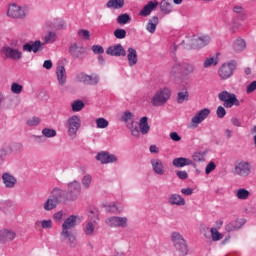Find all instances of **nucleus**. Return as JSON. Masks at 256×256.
I'll return each mask as SVG.
<instances>
[{
    "mask_svg": "<svg viewBox=\"0 0 256 256\" xmlns=\"http://www.w3.org/2000/svg\"><path fill=\"white\" fill-rule=\"evenodd\" d=\"M43 43L40 42V40H36L31 43H25L22 46L23 51L26 53H38L43 49V45H53L55 41H57V33L53 31H49L44 37H43Z\"/></svg>",
    "mask_w": 256,
    "mask_h": 256,
    "instance_id": "obj_1",
    "label": "nucleus"
},
{
    "mask_svg": "<svg viewBox=\"0 0 256 256\" xmlns=\"http://www.w3.org/2000/svg\"><path fill=\"white\" fill-rule=\"evenodd\" d=\"M97 221H99V213L97 210H91L88 215V220H86L82 226L83 232L87 237H93L95 231H97Z\"/></svg>",
    "mask_w": 256,
    "mask_h": 256,
    "instance_id": "obj_2",
    "label": "nucleus"
},
{
    "mask_svg": "<svg viewBox=\"0 0 256 256\" xmlns=\"http://www.w3.org/2000/svg\"><path fill=\"white\" fill-rule=\"evenodd\" d=\"M65 127L67 129L68 136L71 137V139H75V137H77V133H79V129H81V116H70L66 120Z\"/></svg>",
    "mask_w": 256,
    "mask_h": 256,
    "instance_id": "obj_3",
    "label": "nucleus"
},
{
    "mask_svg": "<svg viewBox=\"0 0 256 256\" xmlns=\"http://www.w3.org/2000/svg\"><path fill=\"white\" fill-rule=\"evenodd\" d=\"M171 241L175 247V249L180 253V256H185L189 253V248L187 247V242L181 233L172 232L171 233Z\"/></svg>",
    "mask_w": 256,
    "mask_h": 256,
    "instance_id": "obj_4",
    "label": "nucleus"
},
{
    "mask_svg": "<svg viewBox=\"0 0 256 256\" xmlns=\"http://www.w3.org/2000/svg\"><path fill=\"white\" fill-rule=\"evenodd\" d=\"M171 98V89L165 87L158 90L152 98V105L154 107H161L165 105L167 101Z\"/></svg>",
    "mask_w": 256,
    "mask_h": 256,
    "instance_id": "obj_5",
    "label": "nucleus"
},
{
    "mask_svg": "<svg viewBox=\"0 0 256 256\" xmlns=\"http://www.w3.org/2000/svg\"><path fill=\"white\" fill-rule=\"evenodd\" d=\"M218 99L223 102L224 107L226 109H231L234 105L239 107L241 102L237 99V96L233 93H229L227 91H222L218 94Z\"/></svg>",
    "mask_w": 256,
    "mask_h": 256,
    "instance_id": "obj_6",
    "label": "nucleus"
},
{
    "mask_svg": "<svg viewBox=\"0 0 256 256\" xmlns=\"http://www.w3.org/2000/svg\"><path fill=\"white\" fill-rule=\"evenodd\" d=\"M106 224L114 229H126L129 219L125 216H111L106 219Z\"/></svg>",
    "mask_w": 256,
    "mask_h": 256,
    "instance_id": "obj_7",
    "label": "nucleus"
},
{
    "mask_svg": "<svg viewBox=\"0 0 256 256\" xmlns=\"http://www.w3.org/2000/svg\"><path fill=\"white\" fill-rule=\"evenodd\" d=\"M233 173L238 177H249L251 175V163L242 160L234 166Z\"/></svg>",
    "mask_w": 256,
    "mask_h": 256,
    "instance_id": "obj_8",
    "label": "nucleus"
},
{
    "mask_svg": "<svg viewBox=\"0 0 256 256\" xmlns=\"http://www.w3.org/2000/svg\"><path fill=\"white\" fill-rule=\"evenodd\" d=\"M235 69H237V63L235 61L222 64L218 70L220 79H229L233 76Z\"/></svg>",
    "mask_w": 256,
    "mask_h": 256,
    "instance_id": "obj_9",
    "label": "nucleus"
},
{
    "mask_svg": "<svg viewBox=\"0 0 256 256\" xmlns=\"http://www.w3.org/2000/svg\"><path fill=\"white\" fill-rule=\"evenodd\" d=\"M1 53L6 57V59H10L11 61H21V59H23V52L19 50V48L4 46L1 49Z\"/></svg>",
    "mask_w": 256,
    "mask_h": 256,
    "instance_id": "obj_10",
    "label": "nucleus"
},
{
    "mask_svg": "<svg viewBox=\"0 0 256 256\" xmlns=\"http://www.w3.org/2000/svg\"><path fill=\"white\" fill-rule=\"evenodd\" d=\"M211 43V37L209 35H194L190 39V47L192 49H202Z\"/></svg>",
    "mask_w": 256,
    "mask_h": 256,
    "instance_id": "obj_11",
    "label": "nucleus"
},
{
    "mask_svg": "<svg viewBox=\"0 0 256 256\" xmlns=\"http://www.w3.org/2000/svg\"><path fill=\"white\" fill-rule=\"evenodd\" d=\"M96 161H99L102 165H109L111 163H117L118 158L115 154H111L107 151L99 152L96 157Z\"/></svg>",
    "mask_w": 256,
    "mask_h": 256,
    "instance_id": "obj_12",
    "label": "nucleus"
},
{
    "mask_svg": "<svg viewBox=\"0 0 256 256\" xmlns=\"http://www.w3.org/2000/svg\"><path fill=\"white\" fill-rule=\"evenodd\" d=\"M209 115H211V110L209 108H204L198 111L191 119L192 127H199V125H201Z\"/></svg>",
    "mask_w": 256,
    "mask_h": 256,
    "instance_id": "obj_13",
    "label": "nucleus"
},
{
    "mask_svg": "<svg viewBox=\"0 0 256 256\" xmlns=\"http://www.w3.org/2000/svg\"><path fill=\"white\" fill-rule=\"evenodd\" d=\"M68 195L71 201H77L79 199L81 195V183L79 181L74 180L68 183Z\"/></svg>",
    "mask_w": 256,
    "mask_h": 256,
    "instance_id": "obj_14",
    "label": "nucleus"
},
{
    "mask_svg": "<svg viewBox=\"0 0 256 256\" xmlns=\"http://www.w3.org/2000/svg\"><path fill=\"white\" fill-rule=\"evenodd\" d=\"M7 15L11 17V19H25V9L17 4H10Z\"/></svg>",
    "mask_w": 256,
    "mask_h": 256,
    "instance_id": "obj_15",
    "label": "nucleus"
},
{
    "mask_svg": "<svg viewBox=\"0 0 256 256\" xmlns=\"http://www.w3.org/2000/svg\"><path fill=\"white\" fill-rule=\"evenodd\" d=\"M150 164L154 175H158L160 177H163V175H165V163H163V160H161V158H152L150 160Z\"/></svg>",
    "mask_w": 256,
    "mask_h": 256,
    "instance_id": "obj_16",
    "label": "nucleus"
},
{
    "mask_svg": "<svg viewBox=\"0 0 256 256\" xmlns=\"http://www.w3.org/2000/svg\"><path fill=\"white\" fill-rule=\"evenodd\" d=\"M77 219H79V217L75 215H71L66 218L62 224L61 233H71V229H75V227H77Z\"/></svg>",
    "mask_w": 256,
    "mask_h": 256,
    "instance_id": "obj_17",
    "label": "nucleus"
},
{
    "mask_svg": "<svg viewBox=\"0 0 256 256\" xmlns=\"http://www.w3.org/2000/svg\"><path fill=\"white\" fill-rule=\"evenodd\" d=\"M106 54L111 55L112 57H125V55H127V51H125L123 45L116 44L114 46L108 47Z\"/></svg>",
    "mask_w": 256,
    "mask_h": 256,
    "instance_id": "obj_18",
    "label": "nucleus"
},
{
    "mask_svg": "<svg viewBox=\"0 0 256 256\" xmlns=\"http://www.w3.org/2000/svg\"><path fill=\"white\" fill-rule=\"evenodd\" d=\"M157 5H159V2L157 0L150 1L143 7V9L139 12L140 17H149L155 9H157Z\"/></svg>",
    "mask_w": 256,
    "mask_h": 256,
    "instance_id": "obj_19",
    "label": "nucleus"
},
{
    "mask_svg": "<svg viewBox=\"0 0 256 256\" xmlns=\"http://www.w3.org/2000/svg\"><path fill=\"white\" fill-rule=\"evenodd\" d=\"M56 77L58 85H60V87H64L67 83V70H65L63 66H57Z\"/></svg>",
    "mask_w": 256,
    "mask_h": 256,
    "instance_id": "obj_20",
    "label": "nucleus"
},
{
    "mask_svg": "<svg viewBox=\"0 0 256 256\" xmlns=\"http://www.w3.org/2000/svg\"><path fill=\"white\" fill-rule=\"evenodd\" d=\"M50 197L59 205V203L65 201V191L56 187L50 192Z\"/></svg>",
    "mask_w": 256,
    "mask_h": 256,
    "instance_id": "obj_21",
    "label": "nucleus"
},
{
    "mask_svg": "<svg viewBox=\"0 0 256 256\" xmlns=\"http://www.w3.org/2000/svg\"><path fill=\"white\" fill-rule=\"evenodd\" d=\"M2 181L7 189H13L17 185V178L7 172L2 175Z\"/></svg>",
    "mask_w": 256,
    "mask_h": 256,
    "instance_id": "obj_22",
    "label": "nucleus"
},
{
    "mask_svg": "<svg viewBox=\"0 0 256 256\" xmlns=\"http://www.w3.org/2000/svg\"><path fill=\"white\" fill-rule=\"evenodd\" d=\"M168 203L170 205H176L177 207H183L185 205V198L179 194H170L168 197Z\"/></svg>",
    "mask_w": 256,
    "mask_h": 256,
    "instance_id": "obj_23",
    "label": "nucleus"
},
{
    "mask_svg": "<svg viewBox=\"0 0 256 256\" xmlns=\"http://www.w3.org/2000/svg\"><path fill=\"white\" fill-rule=\"evenodd\" d=\"M80 81H82V83H85L86 85H97V83H99V76H97L96 74H81Z\"/></svg>",
    "mask_w": 256,
    "mask_h": 256,
    "instance_id": "obj_24",
    "label": "nucleus"
},
{
    "mask_svg": "<svg viewBox=\"0 0 256 256\" xmlns=\"http://www.w3.org/2000/svg\"><path fill=\"white\" fill-rule=\"evenodd\" d=\"M172 165L174 167H177V169H181L183 167H187L189 165H193V160H191L189 158L179 157V158H175L172 161Z\"/></svg>",
    "mask_w": 256,
    "mask_h": 256,
    "instance_id": "obj_25",
    "label": "nucleus"
},
{
    "mask_svg": "<svg viewBox=\"0 0 256 256\" xmlns=\"http://www.w3.org/2000/svg\"><path fill=\"white\" fill-rule=\"evenodd\" d=\"M15 237H17V235L15 234V232L11 230H8V229L0 230V241H2L3 243L13 241Z\"/></svg>",
    "mask_w": 256,
    "mask_h": 256,
    "instance_id": "obj_26",
    "label": "nucleus"
},
{
    "mask_svg": "<svg viewBox=\"0 0 256 256\" xmlns=\"http://www.w3.org/2000/svg\"><path fill=\"white\" fill-rule=\"evenodd\" d=\"M61 237H63L64 239H66L69 247H71L72 249H75V247H77L78 243H77V237L73 234V232H64L61 233Z\"/></svg>",
    "mask_w": 256,
    "mask_h": 256,
    "instance_id": "obj_27",
    "label": "nucleus"
},
{
    "mask_svg": "<svg viewBox=\"0 0 256 256\" xmlns=\"http://www.w3.org/2000/svg\"><path fill=\"white\" fill-rule=\"evenodd\" d=\"M138 125L140 129V133L142 135H147V133L151 131V126H149V118L147 116H143L142 118H140Z\"/></svg>",
    "mask_w": 256,
    "mask_h": 256,
    "instance_id": "obj_28",
    "label": "nucleus"
},
{
    "mask_svg": "<svg viewBox=\"0 0 256 256\" xmlns=\"http://www.w3.org/2000/svg\"><path fill=\"white\" fill-rule=\"evenodd\" d=\"M245 223V219H237L236 221L227 224L225 229L228 233H231V231H237V229H241Z\"/></svg>",
    "mask_w": 256,
    "mask_h": 256,
    "instance_id": "obj_29",
    "label": "nucleus"
},
{
    "mask_svg": "<svg viewBox=\"0 0 256 256\" xmlns=\"http://www.w3.org/2000/svg\"><path fill=\"white\" fill-rule=\"evenodd\" d=\"M127 59L129 67H135V64L139 61L137 57V50H135V48H128Z\"/></svg>",
    "mask_w": 256,
    "mask_h": 256,
    "instance_id": "obj_30",
    "label": "nucleus"
},
{
    "mask_svg": "<svg viewBox=\"0 0 256 256\" xmlns=\"http://www.w3.org/2000/svg\"><path fill=\"white\" fill-rule=\"evenodd\" d=\"M69 53L72 57H81V55L85 53V48L77 43H72L69 47Z\"/></svg>",
    "mask_w": 256,
    "mask_h": 256,
    "instance_id": "obj_31",
    "label": "nucleus"
},
{
    "mask_svg": "<svg viewBox=\"0 0 256 256\" xmlns=\"http://www.w3.org/2000/svg\"><path fill=\"white\" fill-rule=\"evenodd\" d=\"M159 25V17L153 16L151 19L148 20V23L146 25V31L148 33H155L157 31V26Z\"/></svg>",
    "mask_w": 256,
    "mask_h": 256,
    "instance_id": "obj_32",
    "label": "nucleus"
},
{
    "mask_svg": "<svg viewBox=\"0 0 256 256\" xmlns=\"http://www.w3.org/2000/svg\"><path fill=\"white\" fill-rule=\"evenodd\" d=\"M247 47V43L243 40V38H238L233 43V49L236 53H241V51H245Z\"/></svg>",
    "mask_w": 256,
    "mask_h": 256,
    "instance_id": "obj_33",
    "label": "nucleus"
},
{
    "mask_svg": "<svg viewBox=\"0 0 256 256\" xmlns=\"http://www.w3.org/2000/svg\"><path fill=\"white\" fill-rule=\"evenodd\" d=\"M107 9H123L125 7V0H109L106 3Z\"/></svg>",
    "mask_w": 256,
    "mask_h": 256,
    "instance_id": "obj_34",
    "label": "nucleus"
},
{
    "mask_svg": "<svg viewBox=\"0 0 256 256\" xmlns=\"http://www.w3.org/2000/svg\"><path fill=\"white\" fill-rule=\"evenodd\" d=\"M219 64V58L217 56L208 57L203 62L204 69H209L211 67H217Z\"/></svg>",
    "mask_w": 256,
    "mask_h": 256,
    "instance_id": "obj_35",
    "label": "nucleus"
},
{
    "mask_svg": "<svg viewBox=\"0 0 256 256\" xmlns=\"http://www.w3.org/2000/svg\"><path fill=\"white\" fill-rule=\"evenodd\" d=\"M57 200H54L51 196L47 198L43 205L44 211H53V209H57Z\"/></svg>",
    "mask_w": 256,
    "mask_h": 256,
    "instance_id": "obj_36",
    "label": "nucleus"
},
{
    "mask_svg": "<svg viewBox=\"0 0 256 256\" xmlns=\"http://www.w3.org/2000/svg\"><path fill=\"white\" fill-rule=\"evenodd\" d=\"M235 195L240 201H247L251 195V192L245 188H240L235 192Z\"/></svg>",
    "mask_w": 256,
    "mask_h": 256,
    "instance_id": "obj_37",
    "label": "nucleus"
},
{
    "mask_svg": "<svg viewBox=\"0 0 256 256\" xmlns=\"http://www.w3.org/2000/svg\"><path fill=\"white\" fill-rule=\"evenodd\" d=\"M49 27H50V29L59 31L65 27V22L61 18H56L50 23Z\"/></svg>",
    "mask_w": 256,
    "mask_h": 256,
    "instance_id": "obj_38",
    "label": "nucleus"
},
{
    "mask_svg": "<svg viewBox=\"0 0 256 256\" xmlns=\"http://www.w3.org/2000/svg\"><path fill=\"white\" fill-rule=\"evenodd\" d=\"M73 113H79L85 109V102L83 100H74L71 104Z\"/></svg>",
    "mask_w": 256,
    "mask_h": 256,
    "instance_id": "obj_39",
    "label": "nucleus"
},
{
    "mask_svg": "<svg viewBox=\"0 0 256 256\" xmlns=\"http://www.w3.org/2000/svg\"><path fill=\"white\" fill-rule=\"evenodd\" d=\"M182 73L185 75H191L195 73V65L192 63L183 62L182 63Z\"/></svg>",
    "mask_w": 256,
    "mask_h": 256,
    "instance_id": "obj_40",
    "label": "nucleus"
},
{
    "mask_svg": "<svg viewBox=\"0 0 256 256\" xmlns=\"http://www.w3.org/2000/svg\"><path fill=\"white\" fill-rule=\"evenodd\" d=\"M36 227H40L41 229H52L53 228V221L49 220H38L35 222Z\"/></svg>",
    "mask_w": 256,
    "mask_h": 256,
    "instance_id": "obj_41",
    "label": "nucleus"
},
{
    "mask_svg": "<svg viewBox=\"0 0 256 256\" xmlns=\"http://www.w3.org/2000/svg\"><path fill=\"white\" fill-rule=\"evenodd\" d=\"M183 72V63L179 61H175L172 64V67L170 69V74L171 75H178V73Z\"/></svg>",
    "mask_w": 256,
    "mask_h": 256,
    "instance_id": "obj_42",
    "label": "nucleus"
},
{
    "mask_svg": "<svg viewBox=\"0 0 256 256\" xmlns=\"http://www.w3.org/2000/svg\"><path fill=\"white\" fill-rule=\"evenodd\" d=\"M205 155H207L204 151H196L192 154V159L195 163H203L205 161Z\"/></svg>",
    "mask_w": 256,
    "mask_h": 256,
    "instance_id": "obj_43",
    "label": "nucleus"
},
{
    "mask_svg": "<svg viewBox=\"0 0 256 256\" xmlns=\"http://www.w3.org/2000/svg\"><path fill=\"white\" fill-rule=\"evenodd\" d=\"M81 183L84 189H90L91 183H93V176H91V174H85L81 180Z\"/></svg>",
    "mask_w": 256,
    "mask_h": 256,
    "instance_id": "obj_44",
    "label": "nucleus"
},
{
    "mask_svg": "<svg viewBox=\"0 0 256 256\" xmlns=\"http://www.w3.org/2000/svg\"><path fill=\"white\" fill-rule=\"evenodd\" d=\"M129 21H131V16H129V14H127V13L120 14L117 17V24L118 25H127V23H129Z\"/></svg>",
    "mask_w": 256,
    "mask_h": 256,
    "instance_id": "obj_45",
    "label": "nucleus"
},
{
    "mask_svg": "<svg viewBox=\"0 0 256 256\" xmlns=\"http://www.w3.org/2000/svg\"><path fill=\"white\" fill-rule=\"evenodd\" d=\"M212 241H221L223 239V234L220 233V231L216 227H212L210 229Z\"/></svg>",
    "mask_w": 256,
    "mask_h": 256,
    "instance_id": "obj_46",
    "label": "nucleus"
},
{
    "mask_svg": "<svg viewBox=\"0 0 256 256\" xmlns=\"http://www.w3.org/2000/svg\"><path fill=\"white\" fill-rule=\"evenodd\" d=\"M133 119H135V115L131 111L127 110L122 113L120 121H122L123 123H127L128 121H133Z\"/></svg>",
    "mask_w": 256,
    "mask_h": 256,
    "instance_id": "obj_47",
    "label": "nucleus"
},
{
    "mask_svg": "<svg viewBox=\"0 0 256 256\" xmlns=\"http://www.w3.org/2000/svg\"><path fill=\"white\" fill-rule=\"evenodd\" d=\"M161 11H162V13H165V15H169V13H171V11H173V7L171 6V3L163 0L161 2Z\"/></svg>",
    "mask_w": 256,
    "mask_h": 256,
    "instance_id": "obj_48",
    "label": "nucleus"
},
{
    "mask_svg": "<svg viewBox=\"0 0 256 256\" xmlns=\"http://www.w3.org/2000/svg\"><path fill=\"white\" fill-rule=\"evenodd\" d=\"M77 35L79 39H83L84 41H89V39H91V32H89V30L80 29L78 30Z\"/></svg>",
    "mask_w": 256,
    "mask_h": 256,
    "instance_id": "obj_49",
    "label": "nucleus"
},
{
    "mask_svg": "<svg viewBox=\"0 0 256 256\" xmlns=\"http://www.w3.org/2000/svg\"><path fill=\"white\" fill-rule=\"evenodd\" d=\"M42 135L44 137H47V139H51L53 137H57V131L55 129H51V128H44L42 130Z\"/></svg>",
    "mask_w": 256,
    "mask_h": 256,
    "instance_id": "obj_50",
    "label": "nucleus"
},
{
    "mask_svg": "<svg viewBox=\"0 0 256 256\" xmlns=\"http://www.w3.org/2000/svg\"><path fill=\"white\" fill-rule=\"evenodd\" d=\"M11 92L14 93V95H21V93H23V85L13 82L11 85Z\"/></svg>",
    "mask_w": 256,
    "mask_h": 256,
    "instance_id": "obj_51",
    "label": "nucleus"
},
{
    "mask_svg": "<svg viewBox=\"0 0 256 256\" xmlns=\"http://www.w3.org/2000/svg\"><path fill=\"white\" fill-rule=\"evenodd\" d=\"M96 127L97 129H107V127H109V121L105 118H97Z\"/></svg>",
    "mask_w": 256,
    "mask_h": 256,
    "instance_id": "obj_52",
    "label": "nucleus"
},
{
    "mask_svg": "<svg viewBox=\"0 0 256 256\" xmlns=\"http://www.w3.org/2000/svg\"><path fill=\"white\" fill-rule=\"evenodd\" d=\"M40 123L41 118L37 116H33L26 121V125H28V127H37V125H39Z\"/></svg>",
    "mask_w": 256,
    "mask_h": 256,
    "instance_id": "obj_53",
    "label": "nucleus"
},
{
    "mask_svg": "<svg viewBox=\"0 0 256 256\" xmlns=\"http://www.w3.org/2000/svg\"><path fill=\"white\" fill-rule=\"evenodd\" d=\"M185 101H189V92L185 90L184 92H178V103H185Z\"/></svg>",
    "mask_w": 256,
    "mask_h": 256,
    "instance_id": "obj_54",
    "label": "nucleus"
},
{
    "mask_svg": "<svg viewBox=\"0 0 256 256\" xmlns=\"http://www.w3.org/2000/svg\"><path fill=\"white\" fill-rule=\"evenodd\" d=\"M114 37L116 39H125L127 37V31L122 28H118L114 31Z\"/></svg>",
    "mask_w": 256,
    "mask_h": 256,
    "instance_id": "obj_55",
    "label": "nucleus"
},
{
    "mask_svg": "<svg viewBox=\"0 0 256 256\" xmlns=\"http://www.w3.org/2000/svg\"><path fill=\"white\" fill-rule=\"evenodd\" d=\"M127 127L130 130V133L131 135H133V137H136V138L141 137V130L139 129V127L133 126V124Z\"/></svg>",
    "mask_w": 256,
    "mask_h": 256,
    "instance_id": "obj_56",
    "label": "nucleus"
},
{
    "mask_svg": "<svg viewBox=\"0 0 256 256\" xmlns=\"http://www.w3.org/2000/svg\"><path fill=\"white\" fill-rule=\"evenodd\" d=\"M63 217H65V213L63 212V210H60L53 215L54 221L56 223H62Z\"/></svg>",
    "mask_w": 256,
    "mask_h": 256,
    "instance_id": "obj_57",
    "label": "nucleus"
},
{
    "mask_svg": "<svg viewBox=\"0 0 256 256\" xmlns=\"http://www.w3.org/2000/svg\"><path fill=\"white\" fill-rule=\"evenodd\" d=\"M215 169H217V165H215V162L208 163L206 168H205L206 175H209L210 173H213V171H215Z\"/></svg>",
    "mask_w": 256,
    "mask_h": 256,
    "instance_id": "obj_58",
    "label": "nucleus"
},
{
    "mask_svg": "<svg viewBox=\"0 0 256 256\" xmlns=\"http://www.w3.org/2000/svg\"><path fill=\"white\" fill-rule=\"evenodd\" d=\"M216 115L219 119H223V117H225V115H227V111L225 110V108L223 106H219L216 110Z\"/></svg>",
    "mask_w": 256,
    "mask_h": 256,
    "instance_id": "obj_59",
    "label": "nucleus"
},
{
    "mask_svg": "<svg viewBox=\"0 0 256 256\" xmlns=\"http://www.w3.org/2000/svg\"><path fill=\"white\" fill-rule=\"evenodd\" d=\"M92 51L95 53V55H101L102 53H105V49H103V46L101 45H93Z\"/></svg>",
    "mask_w": 256,
    "mask_h": 256,
    "instance_id": "obj_60",
    "label": "nucleus"
},
{
    "mask_svg": "<svg viewBox=\"0 0 256 256\" xmlns=\"http://www.w3.org/2000/svg\"><path fill=\"white\" fill-rule=\"evenodd\" d=\"M233 13L237 15H243L245 13V9L242 8L241 5H235L232 9Z\"/></svg>",
    "mask_w": 256,
    "mask_h": 256,
    "instance_id": "obj_61",
    "label": "nucleus"
},
{
    "mask_svg": "<svg viewBox=\"0 0 256 256\" xmlns=\"http://www.w3.org/2000/svg\"><path fill=\"white\" fill-rule=\"evenodd\" d=\"M176 175L178 178L182 179V181H185V179H188L189 177V174H187V171H183V170L177 171Z\"/></svg>",
    "mask_w": 256,
    "mask_h": 256,
    "instance_id": "obj_62",
    "label": "nucleus"
},
{
    "mask_svg": "<svg viewBox=\"0 0 256 256\" xmlns=\"http://www.w3.org/2000/svg\"><path fill=\"white\" fill-rule=\"evenodd\" d=\"M255 90H256V81H253L247 86L246 92L249 94V93H253V91Z\"/></svg>",
    "mask_w": 256,
    "mask_h": 256,
    "instance_id": "obj_63",
    "label": "nucleus"
},
{
    "mask_svg": "<svg viewBox=\"0 0 256 256\" xmlns=\"http://www.w3.org/2000/svg\"><path fill=\"white\" fill-rule=\"evenodd\" d=\"M181 193H182V195H185L186 197H189L193 193V188H189V187L188 188H182Z\"/></svg>",
    "mask_w": 256,
    "mask_h": 256,
    "instance_id": "obj_64",
    "label": "nucleus"
}]
</instances>
